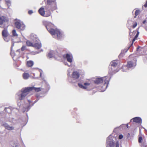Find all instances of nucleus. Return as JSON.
<instances>
[{
    "label": "nucleus",
    "instance_id": "f257e3e1",
    "mask_svg": "<svg viewBox=\"0 0 147 147\" xmlns=\"http://www.w3.org/2000/svg\"><path fill=\"white\" fill-rule=\"evenodd\" d=\"M34 90L35 92H38L41 90V88H36L34 86L28 87L23 88L21 89V92L20 94V98L23 99L25 96H26L30 91Z\"/></svg>",
    "mask_w": 147,
    "mask_h": 147
},
{
    "label": "nucleus",
    "instance_id": "f03ea898",
    "mask_svg": "<svg viewBox=\"0 0 147 147\" xmlns=\"http://www.w3.org/2000/svg\"><path fill=\"white\" fill-rule=\"evenodd\" d=\"M47 3L45 9L51 10L53 11L57 9L56 0H47Z\"/></svg>",
    "mask_w": 147,
    "mask_h": 147
},
{
    "label": "nucleus",
    "instance_id": "7ed1b4c3",
    "mask_svg": "<svg viewBox=\"0 0 147 147\" xmlns=\"http://www.w3.org/2000/svg\"><path fill=\"white\" fill-rule=\"evenodd\" d=\"M117 64V63L115 60L111 62L109 66V73L110 74L113 75L118 71Z\"/></svg>",
    "mask_w": 147,
    "mask_h": 147
},
{
    "label": "nucleus",
    "instance_id": "20e7f679",
    "mask_svg": "<svg viewBox=\"0 0 147 147\" xmlns=\"http://www.w3.org/2000/svg\"><path fill=\"white\" fill-rule=\"evenodd\" d=\"M43 24L49 33L53 36H55L56 33V31L52 28L53 26V24L51 23L48 21L44 22Z\"/></svg>",
    "mask_w": 147,
    "mask_h": 147
},
{
    "label": "nucleus",
    "instance_id": "39448f33",
    "mask_svg": "<svg viewBox=\"0 0 147 147\" xmlns=\"http://www.w3.org/2000/svg\"><path fill=\"white\" fill-rule=\"evenodd\" d=\"M114 139H115V136L110 135L106 140V146L107 147H114L115 144V141Z\"/></svg>",
    "mask_w": 147,
    "mask_h": 147
},
{
    "label": "nucleus",
    "instance_id": "423d86ee",
    "mask_svg": "<svg viewBox=\"0 0 147 147\" xmlns=\"http://www.w3.org/2000/svg\"><path fill=\"white\" fill-rule=\"evenodd\" d=\"M137 60L136 59L134 61H129L127 62V64L126 66L123 67L122 69V71H123L127 72L129 69L132 67H135L136 65V62Z\"/></svg>",
    "mask_w": 147,
    "mask_h": 147
},
{
    "label": "nucleus",
    "instance_id": "0eeeda50",
    "mask_svg": "<svg viewBox=\"0 0 147 147\" xmlns=\"http://www.w3.org/2000/svg\"><path fill=\"white\" fill-rule=\"evenodd\" d=\"M84 86L81 83H78V86L80 88L84 89H86L88 91H90L92 89L95 88V86L93 85H91L90 83L86 82L84 83Z\"/></svg>",
    "mask_w": 147,
    "mask_h": 147
},
{
    "label": "nucleus",
    "instance_id": "6e6552de",
    "mask_svg": "<svg viewBox=\"0 0 147 147\" xmlns=\"http://www.w3.org/2000/svg\"><path fill=\"white\" fill-rule=\"evenodd\" d=\"M64 59L66 60L68 62L71 63L72 62L73 57L71 53H67L63 55Z\"/></svg>",
    "mask_w": 147,
    "mask_h": 147
},
{
    "label": "nucleus",
    "instance_id": "1a4fd4ad",
    "mask_svg": "<svg viewBox=\"0 0 147 147\" xmlns=\"http://www.w3.org/2000/svg\"><path fill=\"white\" fill-rule=\"evenodd\" d=\"M9 21L8 18L3 16H0V27L3 28L4 26L2 25L5 23H8Z\"/></svg>",
    "mask_w": 147,
    "mask_h": 147
},
{
    "label": "nucleus",
    "instance_id": "9d476101",
    "mask_svg": "<svg viewBox=\"0 0 147 147\" xmlns=\"http://www.w3.org/2000/svg\"><path fill=\"white\" fill-rule=\"evenodd\" d=\"M104 80L105 83L104 85L102 87V88L103 87H105V88L104 90H101V92H104L106 90V89L107 88L111 77L109 78L108 76H106Z\"/></svg>",
    "mask_w": 147,
    "mask_h": 147
},
{
    "label": "nucleus",
    "instance_id": "9b49d317",
    "mask_svg": "<svg viewBox=\"0 0 147 147\" xmlns=\"http://www.w3.org/2000/svg\"><path fill=\"white\" fill-rule=\"evenodd\" d=\"M21 92V90H20L17 93V95L18 97V99L17 100V105L18 106L20 107H22V106L23 104H22V100H24L25 98L26 97V96H25L24 98L22 99L20 98V94Z\"/></svg>",
    "mask_w": 147,
    "mask_h": 147
},
{
    "label": "nucleus",
    "instance_id": "f8f14e48",
    "mask_svg": "<svg viewBox=\"0 0 147 147\" xmlns=\"http://www.w3.org/2000/svg\"><path fill=\"white\" fill-rule=\"evenodd\" d=\"M30 39L33 42V43L36 42H38L39 39L37 35L34 33H32L30 35Z\"/></svg>",
    "mask_w": 147,
    "mask_h": 147
},
{
    "label": "nucleus",
    "instance_id": "ddd939ff",
    "mask_svg": "<svg viewBox=\"0 0 147 147\" xmlns=\"http://www.w3.org/2000/svg\"><path fill=\"white\" fill-rule=\"evenodd\" d=\"M28 101L29 103L28 105L26 107H24L22 109V111L24 113L25 111H28L30 109L31 107L32 106H31L32 105L31 103L32 102H31V101L29 100H28Z\"/></svg>",
    "mask_w": 147,
    "mask_h": 147
},
{
    "label": "nucleus",
    "instance_id": "4468645a",
    "mask_svg": "<svg viewBox=\"0 0 147 147\" xmlns=\"http://www.w3.org/2000/svg\"><path fill=\"white\" fill-rule=\"evenodd\" d=\"M132 120L134 122H135L138 124H141L142 123V119L140 117H134L131 119L130 122H131Z\"/></svg>",
    "mask_w": 147,
    "mask_h": 147
},
{
    "label": "nucleus",
    "instance_id": "2eb2a0df",
    "mask_svg": "<svg viewBox=\"0 0 147 147\" xmlns=\"http://www.w3.org/2000/svg\"><path fill=\"white\" fill-rule=\"evenodd\" d=\"M57 51L51 50L47 55L48 58H51L53 57L55 55H57Z\"/></svg>",
    "mask_w": 147,
    "mask_h": 147
},
{
    "label": "nucleus",
    "instance_id": "dca6fc26",
    "mask_svg": "<svg viewBox=\"0 0 147 147\" xmlns=\"http://www.w3.org/2000/svg\"><path fill=\"white\" fill-rule=\"evenodd\" d=\"M80 71H73L72 74V78L74 79H78L80 76Z\"/></svg>",
    "mask_w": 147,
    "mask_h": 147
},
{
    "label": "nucleus",
    "instance_id": "f3484780",
    "mask_svg": "<svg viewBox=\"0 0 147 147\" xmlns=\"http://www.w3.org/2000/svg\"><path fill=\"white\" fill-rule=\"evenodd\" d=\"M93 81L95 84H98L102 83L104 81V79L102 78H96Z\"/></svg>",
    "mask_w": 147,
    "mask_h": 147
},
{
    "label": "nucleus",
    "instance_id": "a211bd4d",
    "mask_svg": "<svg viewBox=\"0 0 147 147\" xmlns=\"http://www.w3.org/2000/svg\"><path fill=\"white\" fill-rule=\"evenodd\" d=\"M2 126L4 127L5 129L8 130H11L14 129V127L13 126H10L9 125L6 123H4L2 124Z\"/></svg>",
    "mask_w": 147,
    "mask_h": 147
},
{
    "label": "nucleus",
    "instance_id": "6ab92c4d",
    "mask_svg": "<svg viewBox=\"0 0 147 147\" xmlns=\"http://www.w3.org/2000/svg\"><path fill=\"white\" fill-rule=\"evenodd\" d=\"M33 47L38 49H40L41 47V44L39 41L38 42H34Z\"/></svg>",
    "mask_w": 147,
    "mask_h": 147
},
{
    "label": "nucleus",
    "instance_id": "aec40b11",
    "mask_svg": "<svg viewBox=\"0 0 147 147\" xmlns=\"http://www.w3.org/2000/svg\"><path fill=\"white\" fill-rule=\"evenodd\" d=\"M38 12L42 16H44L45 14V11L44 8L42 7H40L38 10Z\"/></svg>",
    "mask_w": 147,
    "mask_h": 147
},
{
    "label": "nucleus",
    "instance_id": "412c9836",
    "mask_svg": "<svg viewBox=\"0 0 147 147\" xmlns=\"http://www.w3.org/2000/svg\"><path fill=\"white\" fill-rule=\"evenodd\" d=\"M56 34H57V38L58 39H61L62 38L63 34L59 30H56Z\"/></svg>",
    "mask_w": 147,
    "mask_h": 147
},
{
    "label": "nucleus",
    "instance_id": "4be33fe9",
    "mask_svg": "<svg viewBox=\"0 0 147 147\" xmlns=\"http://www.w3.org/2000/svg\"><path fill=\"white\" fill-rule=\"evenodd\" d=\"M8 33L7 29H4L2 31V35L3 37H7Z\"/></svg>",
    "mask_w": 147,
    "mask_h": 147
},
{
    "label": "nucleus",
    "instance_id": "5701e85b",
    "mask_svg": "<svg viewBox=\"0 0 147 147\" xmlns=\"http://www.w3.org/2000/svg\"><path fill=\"white\" fill-rule=\"evenodd\" d=\"M45 14L44 17H48L51 16V10H48V9H45Z\"/></svg>",
    "mask_w": 147,
    "mask_h": 147
},
{
    "label": "nucleus",
    "instance_id": "b1692460",
    "mask_svg": "<svg viewBox=\"0 0 147 147\" xmlns=\"http://www.w3.org/2000/svg\"><path fill=\"white\" fill-rule=\"evenodd\" d=\"M15 25L17 28L20 29L21 28L22 24H21L20 22L17 21L15 22Z\"/></svg>",
    "mask_w": 147,
    "mask_h": 147
},
{
    "label": "nucleus",
    "instance_id": "393cba45",
    "mask_svg": "<svg viewBox=\"0 0 147 147\" xmlns=\"http://www.w3.org/2000/svg\"><path fill=\"white\" fill-rule=\"evenodd\" d=\"M68 81L69 82L71 83H73L76 82L75 80L74 79H72V78L69 75V76L68 74Z\"/></svg>",
    "mask_w": 147,
    "mask_h": 147
},
{
    "label": "nucleus",
    "instance_id": "a878e982",
    "mask_svg": "<svg viewBox=\"0 0 147 147\" xmlns=\"http://www.w3.org/2000/svg\"><path fill=\"white\" fill-rule=\"evenodd\" d=\"M26 44L27 46L33 47L34 44L31 42L29 40H27L26 41Z\"/></svg>",
    "mask_w": 147,
    "mask_h": 147
},
{
    "label": "nucleus",
    "instance_id": "bb28decb",
    "mask_svg": "<svg viewBox=\"0 0 147 147\" xmlns=\"http://www.w3.org/2000/svg\"><path fill=\"white\" fill-rule=\"evenodd\" d=\"M34 64V62L32 61H29L27 62V66L29 67H32Z\"/></svg>",
    "mask_w": 147,
    "mask_h": 147
},
{
    "label": "nucleus",
    "instance_id": "cd10ccee",
    "mask_svg": "<svg viewBox=\"0 0 147 147\" xmlns=\"http://www.w3.org/2000/svg\"><path fill=\"white\" fill-rule=\"evenodd\" d=\"M29 74L28 73H24L23 74V76L24 79H28L29 77Z\"/></svg>",
    "mask_w": 147,
    "mask_h": 147
},
{
    "label": "nucleus",
    "instance_id": "c85d7f7f",
    "mask_svg": "<svg viewBox=\"0 0 147 147\" xmlns=\"http://www.w3.org/2000/svg\"><path fill=\"white\" fill-rule=\"evenodd\" d=\"M6 4L7 5L8 8H9V6L11 5V2L10 0H5Z\"/></svg>",
    "mask_w": 147,
    "mask_h": 147
},
{
    "label": "nucleus",
    "instance_id": "c756f323",
    "mask_svg": "<svg viewBox=\"0 0 147 147\" xmlns=\"http://www.w3.org/2000/svg\"><path fill=\"white\" fill-rule=\"evenodd\" d=\"M12 33L13 36H17L18 35V34L16 33V30L14 29L13 30Z\"/></svg>",
    "mask_w": 147,
    "mask_h": 147
},
{
    "label": "nucleus",
    "instance_id": "7c9ffc66",
    "mask_svg": "<svg viewBox=\"0 0 147 147\" xmlns=\"http://www.w3.org/2000/svg\"><path fill=\"white\" fill-rule=\"evenodd\" d=\"M10 144L11 146L13 147H15V145L16 144V142L14 141H11L10 142Z\"/></svg>",
    "mask_w": 147,
    "mask_h": 147
},
{
    "label": "nucleus",
    "instance_id": "2f4dec72",
    "mask_svg": "<svg viewBox=\"0 0 147 147\" xmlns=\"http://www.w3.org/2000/svg\"><path fill=\"white\" fill-rule=\"evenodd\" d=\"M140 10H136L135 12V16L134 17L136 18L137 16L139 15L140 13Z\"/></svg>",
    "mask_w": 147,
    "mask_h": 147
},
{
    "label": "nucleus",
    "instance_id": "473e14b6",
    "mask_svg": "<svg viewBox=\"0 0 147 147\" xmlns=\"http://www.w3.org/2000/svg\"><path fill=\"white\" fill-rule=\"evenodd\" d=\"M138 37V36H136L135 35L134 38L132 39V42L131 43V47H133V43L134 41H135L136 39Z\"/></svg>",
    "mask_w": 147,
    "mask_h": 147
},
{
    "label": "nucleus",
    "instance_id": "72a5a7b5",
    "mask_svg": "<svg viewBox=\"0 0 147 147\" xmlns=\"http://www.w3.org/2000/svg\"><path fill=\"white\" fill-rule=\"evenodd\" d=\"M36 97L37 98L36 99L34 102L33 103H32V105L31 106H33L34 105V104L36 103L39 100V98H38L39 96L38 95H36Z\"/></svg>",
    "mask_w": 147,
    "mask_h": 147
},
{
    "label": "nucleus",
    "instance_id": "f704fd0d",
    "mask_svg": "<svg viewBox=\"0 0 147 147\" xmlns=\"http://www.w3.org/2000/svg\"><path fill=\"white\" fill-rule=\"evenodd\" d=\"M25 28V26L24 24H22L21 26V28H20L22 30H24Z\"/></svg>",
    "mask_w": 147,
    "mask_h": 147
},
{
    "label": "nucleus",
    "instance_id": "c9c22d12",
    "mask_svg": "<svg viewBox=\"0 0 147 147\" xmlns=\"http://www.w3.org/2000/svg\"><path fill=\"white\" fill-rule=\"evenodd\" d=\"M4 40L6 42L9 41V39L7 38V37H3Z\"/></svg>",
    "mask_w": 147,
    "mask_h": 147
},
{
    "label": "nucleus",
    "instance_id": "e433bc0d",
    "mask_svg": "<svg viewBox=\"0 0 147 147\" xmlns=\"http://www.w3.org/2000/svg\"><path fill=\"white\" fill-rule=\"evenodd\" d=\"M131 47V46H130V47H128V49H124L123 51V52H125V53H126L128 50V49L130 48H131V47Z\"/></svg>",
    "mask_w": 147,
    "mask_h": 147
},
{
    "label": "nucleus",
    "instance_id": "4c0bfd02",
    "mask_svg": "<svg viewBox=\"0 0 147 147\" xmlns=\"http://www.w3.org/2000/svg\"><path fill=\"white\" fill-rule=\"evenodd\" d=\"M142 137L141 136H140L138 138V142L139 143H141L142 142Z\"/></svg>",
    "mask_w": 147,
    "mask_h": 147
},
{
    "label": "nucleus",
    "instance_id": "58836bf2",
    "mask_svg": "<svg viewBox=\"0 0 147 147\" xmlns=\"http://www.w3.org/2000/svg\"><path fill=\"white\" fill-rule=\"evenodd\" d=\"M26 48V46H25L23 45L22 46L21 48V51H24Z\"/></svg>",
    "mask_w": 147,
    "mask_h": 147
},
{
    "label": "nucleus",
    "instance_id": "ea45409f",
    "mask_svg": "<svg viewBox=\"0 0 147 147\" xmlns=\"http://www.w3.org/2000/svg\"><path fill=\"white\" fill-rule=\"evenodd\" d=\"M40 77L42 78V79L44 78L42 77V73L43 72L42 71V70H40Z\"/></svg>",
    "mask_w": 147,
    "mask_h": 147
},
{
    "label": "nucleus",
    "instance_id": "a19ab883",
    "mask_svg": "<svg viewBox=\"0 0 147 147\" xmlns=\"http://www.w3.org/2000/svg\"><path fill=\"white\" fill-rule=\"evenodd\" d=\"M137 22H135L132 26L133 28H135L137 26Z\"/></svg>",
    "mask_w": 147,
    "mask_h": 147
},
{
    "label": "nucleus",
    "instance_id": "79ce46f5",
    "mask_svg": "<svg viewBox=\"0 0 147 147\" xmlns=\"http://www.w3.org/2000/svg\"><path fill=\"white\" fill-rule=\"evenodd\" d=\"M47 91H48L50 88V86L49 85L47 84Z\"/></svg>",
    "mask_w": 147,
    "mask_h": 147
},
{
    "label": "nucleus",
    "instance_id": "37998d69",
    "mask_svg": "<svg viewBox=\"0 0 147 147\" xmlns=\"http://www.w3.org/2000/svg\"><path fill=\"white\" fill-rule=\"evenodd\" d=\"M33 13L32 10H29L28 11V13L29 15H31Z\"/></svg>",
    "mask_w": 147,
    "mask_h": 147
},
{
    "label": "nucleus",
    "instance_id": "c03bdc74",
    "mask_svg": "<svg viewBox=\"0 0 147 147\" xmlns=\"http://www.w3.org/2000/svg\"><path fill=\"white\" fill-rule=\"evenodd\" d=\"M125 127V124H122L119 127H118L119 128H122L123 129V127Z\"/></svg>",
    "mask_w": 147,
    "mask_h": 147
},
{
    "label": "nucleus",
    "instance_id": "a18cd8bd",
    "mask_svg": "<svg viewBox=\"0 0 147 147\" xmlns=\"http://www.w3.org/2000/svg\"><path fill=\"white\" fill-rule=\"evenodd\" d=\"M64 63L65 65H67L69 67H70L71 66V63H70V65H69L68 64V63L67 62H65Z\"/></svg>",
    "mask_w": 147,
    "mask_h": 147
},
{
    "label": "nucleus",
    "instance_id": "49530a36",
    "mask_svg": "<svg viewBox=\"0 0 147 147\" xmlns=\"http://www.w3.org/2000/svg\"><path fill=\"white\" fill-rule=\"evenodd\" d=\"M123 138V136L122 134H120L119 136V138L121 139Z\"/></svg>",
    "mask_w": 147,
    "mask_h": 147
},
{
    "label": "nucleus",
    "instance_id": "de8ad7c7",
    "mask_svg": "<svg viewBox=\"0 0 147 147\" xmlns=\"http://www.w3.org/2000/svg\"><path fill=\"white\" fill-rule=\"evenodd\" d=\"M119 147V142L118 141H116V147Z\"/></svg>",
    "mask_w": 147,
    "mask_h": 147
},
{
    "label": "nucleus",
    "instance_id": "09e8293b",
    "mask_svg": "<svg viewBox=\"0 0 147 147\" xmlns=\"http://www.w3.org/2000/svg\"><path fill=\"white\" fill-rule=\"evenodd\" d=\"M144 6L145 7H147V0H146V2L145 3L144 5Z\"/></svg>",
    "mask_w": 147,
    "mask_h": 147
},
{
    "label": "nucleus",
    "instance_id": "8fccbe9b",
    "mask_svg": "<svg viewBox=\"0 0 147 147\" xmlns=\"http://www.w3.org/2000/svg\"><path fill=\"white\" fill-rule=\"evenodd\" d=\"M118 128V127H116V128H115L114 129V130H113V132H115V133H116V132H117L116 129H117V128Z\"/></svg>",
    "mask_w": 147,
    "mask_h": 147
},
{
    "label": "nucleus",
    "instance_id": "3c124183",
    "mask_svg": "<svg viewBox=\"0 0 147 147\" xmlns=\"http://www.w3.org/2000/svg\"><path fill=\"white\" fill-rule=\"evenodd\" d=\"M139 34V32L138 31H137V33L136 34V35L138 37Z\"/></svg>",
    "mask_w": 147,
    "mask_h": 147
},
{
    "label": "nucleus",
    "instance_id": "603ef678",
    "mask_svg": "<svg viewBox=\"0 0 147 147\" xmlns=\"http://www.w3.org/2000/svg\"><path fill=\"white\" fill-rule=\"evenodd\" d=\"M141 47L140 46H138V47L136 49V51H138V50L140 49V48Z\"/></svg>",
    "mask_w": 147,
    "mask_h": 147
},
{
    "label": "nucleus",
    "instance_id": "864d4df0",
    "mask_svg": "<svg viewBox=\"0 0 147 147\" xmlns=\"http://www.w3.org/2000/svg\"><path fill=\"white\" fill-rule=\"evenodd\" d=\"M146 20H144L143 22V24H144L146 22Z\"/></svg>",
    "mask_w": 147,
    "mask_h": 147
},
{
    "label": "nucleus",
    "instance_id": "5fc2aeb1",
    "mask_svg": "<svg viewBox=\"0 0 147 147\" xmlns=\"http://www.w3.org/2000/svg\"><path fill=\"white\" fill-rule=\"evenodd\" d=\"M43 51V50L42 49H41L40 51V52H37L36 53H37V54H38V53H40V52H41V51Z\"/></svg>",
    "mask_w": 147,
    "mask_h": 147
},
{
    "label": "nucleus",
    "instance_id": "6e6d98bb",
    "mask_svg": "<svg viewBox=\"0 0 147 147\" xmlns=\"http://www.w3.org/2000/svg\"><path fill=\"white\" fill-rule=\"evenodd\" d=\"M20 49H18L17 50V51H16V52H20Z\"/></svg>",
    "mask_w": 147,
    "mask_h": 147
},
{
    "label": "nucleus",
    "instance_id": "4d7b16f0",
    "mask_svg": "<svg viewBox=\"0 0 147 147\" xmlns=\"http://www.w3.org/2000/svg\"><path fill=\"white\" fill-rule=\"evenodd\" d=\"M8 109V108H5V109H4V110L5 111H7V109Z\"/></svg>",
    "mask_w": 147,
    "mask_h": 147
},
{
    "label": "nucleus",
    "instance_id": "13d9d810",
    "mask_svg": "<svg viewBox=\"0 0 147 147\" xmlns=\"http://www.w3.org/2000/svg\"><path fill=\"white\" fill-rule=\"evenodd\" d=\"M15 147H19V146L17 145V144L15 145Z\"/></svg>",
    "mask_w": 147,
    "mask_h": 147
},
{
    "label": "nucleus",
    "instance_id": "bf43d9fd",
    "mask_svg": "<svg viewBox=\"0 0 147 147\" xmlns=\"http://www.w3.org/2000/svg\"><path fill=\"white\" fill-rule=\"evenodd\" d=\"M126 126L127 128H128L129 126H128V123H127L126 124Z\"/></svg>",
    "mask_w": 147,
    "mask_h": 147
},
{
    "label": "nucleus",
    "instance_id": "052dcab7",
    "mask_svg": "<svg viewBox=\"0 0 147 147\" xmlns=\"http://www.w3.org/2000/svg\"><path fill=\"white\" fill-rule=\"evenodd\" d=\"M14 46V43H12V45H11V48L12 47H13Z\"/></svg>",
    "mask_w": 147,
    "mask_h": 147
},
{
    "label": "nucleus",
    "instance_id": "680f3d73",
    "mask_svg": "<svg viewBox=\"0 0 147 147\" xmlns=\"http://www.w3.org/2000/svg\"><path fill=\"white\" fill-rule=\"evenodd\" d=\"M129 21H130L129 20H128L127 21V23L128 24L129 23Z\"/></svg>",
    "mask_w": 147,
    "mask_h": 147
},
{
    "label": "nucleus",
    "instance_id": "e2e57ef3",
    "mask_svg": "<svg viewBox=\"0 0 147 147\" xmlns=\"http://www.w3.org/2000/svg\"><path fill=\"white\" fill-rule=\"evenodd\" d=\"M131 32H129V35L130 36H131Z\"/></svg>",
    "mask_w": 147,
    "mask_h": 147
},
{
    "label": "nucleus",
    "instance_id": "0e129e2a",
    "mask_svg": "<svg viewBox=\"0 0 147 147\" xmlns=\"http://www.w3.org/2000/svg\"><path fill=\"white\" fill-rule=\"evenodd\" d=\"M26 115H27V117H28V115H27V114H26Z\"/></svg>",
    "mask_w": 147,
    "mask_h": 147
},
{
    "label": "nucleus",
    "instance_id": "69168bd1",
    "mask_svg": "<svg viewBox=\"0 0 147 147\" xmlns=\"http://www.w3.org/2000/svg\"><path fill=\"white\" fill-rule=\"evenodd\" d=\"M128 135H130V134L129 133H128Z\"/></svg>",
    "mask_w": 147,
    "mask_h": 147
},
{
    "label": "nucleus",
    "instance_id": "338daca9",
    "mask_svg": "<svg viewBox=\"0 0 147 147\" xmlns=\"http://www.w3.org/2000/svg\"><path fill=\"white\" fill-rule=\"evenodd\" d=\"M129 29V30H130V31L131 30H130V29Z\"/></svg>",
    "mask_w": 147,
    "mask_h": 147
},
{
    "label": "nucleus",
    "instance_id": "774afa93",
    "mask_svg": "<svg viewBox=\"0 0 147 147\" xmlns=\"http://www.w3.org/2000/svg\"><path fill=\"white\" fill-rule=\"evenodd\" d=\"M144 147H146V146H145Z\"/></svg>",
    "mask_w": 147,
    "mask_h": 147
}]
</instances>
